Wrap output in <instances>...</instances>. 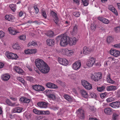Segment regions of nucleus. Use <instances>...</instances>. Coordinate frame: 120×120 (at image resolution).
<instances>
[{
	"label": "nucleus",
	"instance_id": "obj_1",
	"mask_svg": "<svg viewBox=\"0 0 120 120\" xmlns=\"http://www.w3.org/2000/svg\"><path fill=\"white\" fill-rule=\"evenodd\" d=\"M35 62L36 66L42 73L46 74L49 71V67L42 60L37 59L35 60Z\"/></svg>",
	"mask_w": 120,
	"mask_h": 120
},
{
	"label": "nucleus",
	"instance_id": "obj_2",
	"mask_svg": "<svg viewBox=\"0 0 120 120\" xmlns=\"http://www.w3.org/2000/svg\"><path fill=\"white\" fill-rule=\"evenodd\" d=\"M60 39V44L62 47H64L68 44L69 37L66 35H61L58 36L56 39Z\"/></svg>",
	"mask_w": 120,
	"mask_h": 120
},
{
	"label": "nucleus",
	"instance_id": "obj_3",
	"mask_svg": "<svg viewBox=\"0 0 120 120\" xmlns=\"http://www.w3.org/2000/svg\"><path fill=\"white\" fill-rule=\"evenodd\" d=\"M101 74L99 72L96 74H91L90 77L95 82H97L101 78Z\"/></svg>",
	"mask_w": 120,
	"mask_h": 120
},
{
	"label": "nucleus",
	"instance_id": "obj_4",
	"mask_svg": "<svg viewBox=\"0 0 120 120\" xmlns=\"http://www.w3.org/2000/svg\"><path fill=\"white\" fill-rule=\"evenodd\" d=\"M81 83L83 86L87 89L90 90L92 89V85L86 81H82Z\"/></svg>",
	"mask_w": 120,
	"mask_h": 120
},
{
	"label": "nucleus",
	"instance_id": "obj_5",
	"mask_svg": "<svg viewBox=\"0 0 120 120\" xmlns=\"http://www.w3.org/2000/svg\"><path fill=\"white\" fill-rule=\"evenodd\" d=\"M78 116L81 119H83L84 118V112L83 110L80 109H79L77 111Z\"/></svg>",
	"mask_w": 120,
	"mask_h": 120
},
{
	"label": "nucleus",
	"instance_id": "obj_6",
	"mask_svg": "<svg viewBox=\"0 0 120 120\" xmlns=\"http://www.w3.org/2000/svg\"><path fill=\"white\" fill-rule=\"evenodd\" d=\"M38 106L41 108H46L48 107V103L45 102H40L37 103Z\"/></svg>",
	"mask_w": 120,
	"mask_h": 120
},
{
	"label": "nucleus",
	"instance_id": "obj_7",
	"mask_svg": "<svg viewBox=\"0 0 120 120\" xmlns=\"http://www.w3.org/2000/svg\"><path fill=\"white\" fill-rule=\"evenodd\" d=\"M81 66V61L80 60L75 62L73 64V68L75 70H77L80 68Z\"/></svg>",
	"mask_w": 120,
	"mask_h": 120
},
{
	"label": "nucleus",
	"instance_id": "obj_8",
	"mask_svg": "<svg viewBox=\"0 0 120 120\" xmlns=\"http://www.w3.org/2000/svg\"><path fill=\"white\" fill-rule=\"evenodd\" d=\"M59 62L61 64L66 66L68 64V61L65 59L59 58L58 59Z\"/></svg>",
	"mask_w": 120,
	"mask_h": 120
},
{
	"label": "nucleus",
	"instance_id": "obj_9",
	"mask_svg": "<svg viewBox=\"0 0 120 120\" xmlns=\"http://www.w3.org/2000/svg\"><path fill=\"white\" fill-rule=\"evenodd\" d=\"M68 41V44H69L70 45L72 46L76 44L77 39L75 38L74 37L71 38H69V37Z\"/></svg>",
	"mask_w": 120,
	"mask_h": 120
},
{
	"label": "nucleus",
	"instance_id": "obj_10",
	"mask_svg": "<svg viewBox=\"0 0 120 120\" xmlns=\"http://www.w3.org/2000/svg\"><path fill=\"white\" fill-rule=\"evenodd\" d=\"M110 53L111 55L116 57L119 56L120 54L119 51L114 49H111V50Z\"/></svg>",
	"mask_w": 120,
	"mask_h": 120
},
{
	"label": "nucleus",
	"instance_id": "obj_11",
	"mask_svg": "<svg viewBox=\"0 0 120 120\" xmlns=\"http://www.w3.org/2000/svg\"><path fill=\"white\" fill-rule=\"evenodd\" d=\"M95 59L94 58H90L87 63V65L89 67H92L95 63Z\"/></svg>",
	"mask_w": 120,
	"mask_h": 120
},
{
	"label": "nucleus",
	"instance_id": "obj_12",
	"mask_svg": "<svg viewBox=\"0 0 120 120\" xmlns=\"http://www.w3.org/2000/svg\"><path fill=\"white\" fill-rule=\"evenodd\" d=\"M6 102L7 105L15 107L19 106V104L17 103V102L15 103H12L11 101L8 99L6 100Z\"/></svg>",
	"mask_w": 120,
	"mask_h": 120
},
{
	"label": "nucleus",
	"instance_id": "obj_13",
	"mask_svg": "<svg viewBox=\"0 0 120 120\" xmlns=\"http://www.w3.org/2000/svg\"><path fill=\"white\" fill-rule=\"evenodd\" d=\"M92 51V49L91 48H88L86 46H84L83 50V52L84 54L87 55L90 54Z\"/></svg>",
	"mask_w": 120,
	"mask_h": 120
},
{
	"label": "nucleus",
	"instance_id": "obj_14",
	"mask_svg": "<svg viewBox=\"0 0 120 120\" xmlns=\"http://www.w3.org/2000/svg\"><path fill=\"white\" fill-rule=\"evenodd\" d=\"M47 96L49 99V100L50 102L52 103V90H48L47 91Z\"/></svg>",
	"mask_w": 120,
	"mask_h": 120
},
{
	"label": "nucleus",
	"instance_id": "obj_15",
	"mask_svg": "<svg viewBox=\"0 0 120 120\" xmlns=\"http://www.w3.org/2000/svg\"><path fill=\"white\" fill-rule=\"evenodd\" d=\"M109 105L113 108L116 107L118 108L120 106V102L116 101L113 102L109 104Z\"/></svg>",
	"mask_w": 120,
	"mask_h": 120
},
{
	"label": "nucleus",
	"instance_id": "obj_16",
	"mask_svg": "<svg viewBox=\"0 0 120 120\" xmlns=\"http://www.w3.org/2000/svg\"><path fill=\"white\" fill-rule=\"evenodd\" d=\"M22 108L21 107H17L11 110V112L12 113H19L22 112Z\"/></svg>",
	"mask_w": 120,
	"mask_h": 120
},
{
	"label": "nucleus",
	"instance_id": "obj_17",
	"mask_svg": "<svg viewBox=\"0 0 120 120\" xmlns=\"http://www.w3.org/2000/svg\"><path fill=\"white\" fill-rule=\"evenodd\" d=\"M104 112L105 114L110 115L112 113V109L109 108H106L104 109Z\"/></svg>",
	"mask_w": 120,
	"mask_h": 120
},
{
	"label": "nucleus",
	"instance_id": "obj_18",
	"mask_svg": "<svg viewBox=\"0 0 120 120\" xmlns=\"http://www.w3.org/2000/svg\"><path fill=\"white\" fill-rule=\"evenodd\" d=\"M5 19L11 22L13 21L15 19L14 17L11 15H6L5 16Z\"/></svg>",
	"mask_w": 120,
	"mask_h": 120
},
{
	"label": "nucleus",
	"instance_id": "obj_19",
	"mask_svg": "<svg viewBox=\"0 0 120 120\" xmlns=\"http://www.w3.org/2000/svg\"><path fill=\"white\" fill-rule=\"evenodd\" d=\"M98 19L106 24H108L109 22V21L108 19L102 17H98Z\"/></svg>",
	"mask_w": 120,
	"mask_h": 120
},
{
	"label": "nucleus",
	"instance_id": "obj_20",
	"mask_svg": "<svg viewBox=\"0 0 120 120\" xmlns=\"http://www.w3.org/2000/svg\"><path fill=\"white\" fill-rule=\"evenodd\" d=\"M106 80L107 82L111 84H113L115 83V82L112 80L110 78V74L108 73L107 75Z\"/></svg>",
	"mask_w": 120,
	"mask_h": 120
},
{
	"label": "nucleus",
	"instance_id": "obj_21",
	"mask_svg": "<svg viewBox=\"0 0 120 120\" xmlns=\"http://www.w3.org/2000/svg\"><path fill=\"white\" fill-rule=\"evenodd\" d=\"M10 75L8 74H5L1 76L2 79L4 81H7L10 78Z\"/></svg>",
	"mask_w": 120,
	"mask_h": 120
},
{
	"label": "nucleus",
	"instance_id": "obj_22",
	"mask_svg": "<svg viewBox=\"0 0 120 120\" xmlns=\"http://www.w3.org/2000/svg\"><path fill=\"white\" fill-rule=\"evenodd\" d=\"M117 89V88L116 86L112 85L108 86L106 87L107 90L108 91H114Z\"/></svg>",
	"mask_w": 120,
	"mask_h": 120
},
{
	"label": "nucleus",
	"instance_id": "obj_23",
	"mask_svg": "<svg viewBox=\"0 0 120 120\" xmlns=\"http://www.w3.org/2000/svg\"><path fill=\"white\" fill-rule=\"evenodd\" d=\"M53 17L54 18V20L55 23L57 24L59 21V18L58 15L56 13L53 11Z\"/></svg>",
	"mask_w": 120,
	"mask_h": 120
},
{
	"label": "nucleus",
	"instance_id": "obj_24",
	"mask_svg": "<svg viewBox=\"0 0 120 120\" xmlns=\"http://www.w3.org/2000/svg\"><path fill=\"white\" fill-rule=\"evenodd\" d=\"M8 30L10 33L11 34L15 35L17 33H18L16 31L15 29L13 28H9Z\"/></svg>",
	"mask_w": 120,
	"mask_h": 120
},
{
	"label": "nucleus",
	"instance_id": "obj_25",
	"mask_svg": "<svg viewBox=\"0 0 120 120\" xmlns=\"http://www.w3.org/2000/svg\"><path fill=\"white\" fill-rule=\"evenodd\" d=\"M15 70L17 72L20 74L22 75L24 72L23 71L22 69L17 66L15 67Z\"/></svg>",
	"mask_w": 120,
	"mask_h": 120
},
{
	"label": "nucleus",
	"instance_id": "obj_26",
	"mask_svg": "<svg viewBox=\"0 0 120 120\" xmlns=\"http://www.w3.org/2000/svg\"><path fill=\"white\" fill-rule=\"evenodd\" d=\"M19 101L22 102L26 103H29L30 101V100L25 98H21L19 99Z\"/></svg>",
	"mask_w": 120,
	"mask_h": 120
},
{
	"label": "nucleus",
	"instance_id": "obj_27",
	"mask_svg": "<svg viewBox=\"0 0 120 120\" xmlns=\"http://www.w3.org/2000/svg\"><path fill=\"white\" fill-rule=\"evenodd\" d=\"M81 92L82 96L85 98H87L88 96V94L84 90H81Z\"/></svg>",
	"mask_w": 120,
	"mask_h": 120
},
{
	"label": "nucleus",
	"instance_id": "obj_28",
	"mask_svg": "<svg viewBox=\"0 0 120 120\" xmlns=\"http://www.w3.org/2000/svg\"><path fill=\"white\" fill-rule=\"evenodd\" d=\"M64 97L65 99L69 102H71L72 101V97L67 94H64Z\"/></svg>",
	"mask_w": 120,
	"mask_h": 120
},
{
	"label": "nucleus",
	"instance_id": "obj_29",
	"mask_svg": "<svg viewBox=\"0 0 120 120\" xmlns=\"http://www.w3.org/2000/svg\"><path fill=\"white\" fill-rule=\"evenodd\" d=\"M36 52L35 50L32 49H28L27 50H26L25 51V53L26 54H31L33 53H35Z\"/></svg>",
	"mask_w": 120,
	"mask_h": 120
},
{
	"label": "nucleus",
	"instance_id": "obj_30",
	"mask_svg": "<svg viewBox=\"0 0 120 120\" xmlns=\"http://www.w3.org/2000/svg\"><path fill=\"white\" fill-rule=\"evenodd\" d=\"M10 8L13 11H14L16 9V6L15 4H11L9 5Z\"/></svg>",
	"mask_w": 120,
	"mask_h": 120
},
{
	"label": "nucleus",
	"instance_id": "obj_31",
	"mask_svg": "<svg viewBox=\"0 0 120 120\" xmlns=\"http://www.w3.org/2000/svg\"><path fill=\"white\" fill-rule=\"evenodd\" d=\"M13 48L15 49H20V47L18 43L14 44L12 46Z\"/></svg>",
	"mask_w": 120,
	"mask_h": 120
},
{
	"label": "nucleus",
	"instance_id": "obj_32",
	"mask_svg": "<svg viewBox=\"0 0 120 120\" xmlns=\"http://www.w3.org/2000/svg\"><path fill=\"white\" fill-rule=\"evenodd\" d=\"M61 52L62 54L64 55H67L68 49H61Z\"/></svg>",
	"mask_w": 120,
	"mask_h": 120
},
{
	"label": "nucleus",
	"instance_id": "obj_33",
	"mask_svg": "<svg viewBox=\"0 0 120 120\" xmlns=\"http://www.w3.org/2000/svg\"><path fill=\"white\" fill-rule=\"evenodd\" d=\"M113 38L111 36L108 37L107 39V41L108 43H110L113 41Z\"/></svg>",
	"mask_w": 120,
	"mask_h": 120
},
{
	"label": "nucleus",
	"instance_id": "obj_34",
	"mask_svg": "<svg viewBox=\"0 0 120 120\" xmlns=\"http://www.w3.org/2000/svg\"><path fill=\"white\" fill-rule=\"evenodd\" d=\"M105 87L104 86H102L101 87H97V90L99 92L103 91L105 89Z\"/></svg>",
	"mask_w": 120,
	"mask_h": 120
},
{
	"label": "nucleus",
	"instance_id": "obj_35",
	"mask_svg": "<svg viewBox=\"0 0 120 120\" xmlns=\"http://www.w3.org/2000/svg\"><path fill=\"white\" fill-rule=\"evenodd\" d=\"M46 42L48 45L51 46L52 45V39H48L46 40Z\"/></svg>",
	"mask_w": 120,
	"mask_h": 120
},
{
	"label": "nucleus",
	"instance_id": "obj_36",
	"mask_svg": "<svg viewBox=\"0 0 120 120\" xmlns=\"http://www.w3.org/2000/svg\"><path fill=\"white\" fill-rule=\"evenodd\" d=\"M118 115L116 113L113 114L112 117V120H117L118 117Z\"/></svg>",
	"mask_w": 120,
	"mask_h": 120
},
{
	"label": "nucleus",
	"instance_id": "obj_37",
	"mask_svg": "<svg viewBox=\"0 0 120 120\" xmlns=\"http://www.w3.org/2000/svg\"><path fill=\"white\" fill-rule=\"evenodd\" d=\"M42 15L43 17L45 18H46L47 17L45 11L44 9H42L41 10Z\"/></svg>",
	"mask_w": 120,
	"mask_h": 120
},
{
	"label": "nucleus",
	"instance_id": "obj_38",
	"mask_svg": "<svg viewBox=\"0 0 120 120\" xmlns=\"http://www.w3.org/2000/svg\"><path fill=\"white\" fill-rule=\"evenodd\" d=\"M12 53L9 51L6 52L5 53V55L8 58L11 59Z\"/></svg>",
	"mask_w": 120,
	"mask_h": 120
},
{
	"label": "nucleus",
	"instance_id": "obj_39",
	"mask_svg": "<svg viewBox=\"0 0 120 120\" xmlns=\"http://www.w3.org/2000/svg\"><path fill=\"white\" fill-rule=\"evenodd\" d=\"M24 116L27 119H29L30 118L31 116V115L30 113H28L27 112H25L24 114Z\"/></svg>",
	"mask_w": 120,
	"mask_h": 120
},
{
	"label": "nucleus",
	"instance_id": "obj_40",
	"mask_svg": "<svg viewBox=\"0 0 120 120\" xmlns=\"http://www.w3.org/2000/svg\"><path fill=\"white\" fill-rule=\"evenodd\" d=\"M46 35L49 37H52V31L50 30H49L46 33Z\"/></svg>",
	"mask_w": 120,
	"mask_h": 120
},
{
	"label": "nucleus",
	"instance_id": "obj_41",
	"mask_svg": "<svg viewBox=\"0 0 120 120\" xmlns=\"http://www.w3.org/2000/svg\"><path fill=\"white\" fill-rule=\"evenodd\" d=\"M96 25L94 23L92 24L90 27V29L93 31H94L96 29Z\"/></svg>",
	"mask_w": 120,
	"mask_h": 120
},
{
	"label": "nucleus",
	"instance_id": "obj_42",
	"mask_svg": "<svg viewBox=\"0 0 120 120\" xmlns=\"http://www.w3.org/2000/svg\"><path fill=\"white\" fill-rule=\"evenodd\" d=\"M12 55L11 57V59H16L18 58V56L17 55L15 54H14L13 53H12Z\"/></svg>",
	"mask_w": 120,
	"mask_h": 120
},
{
	"label": "nucleus",
	"instance_id": "obj_43",
	"mask_svg": "<svg viewBox=\"0 0 120 120\" xmlns=\"http://www.w3.org/2000/svg\"><path fill=\"white\" fill-rule=\"evenodd\" d=\"M68 52L67 56H69L72 55L74 53V52L73 50H69L68 49Z\"/></svg>",
	"mask_w": 120,
	"mask_h": 120
},
{
	"label": "nucleus",
	"instance_id": "obj_44",
	"mask_svg": "<svg viewBox=\"0 0 120 120\" xmlns=\"http://www.w3.org/2000/svg\"><path fill=\"white\" fill-rule=\"evenodd\" d=\"M77 26L76 25L74 26L72 31L73 33L75 34L76 33L77 31Z\"/></svg>",
	"mask_w": 120,
	"mask_h": 120
},
{
	"label": "nucleus",
	"instance_id": "obj_45",
	"mask_svg": "<svg viewBox=\"0 0 120 120\" xmlns=\"http://www.w3.org/2000/svg\"><path fill=\"white\" fill-rule=\"evenodd\" d=\"M82 1L84 6H87L89 4L88 0H82Z\"/></svg>",
	"mask_w": 120,
	"mask_h": 120
},
{
	"label": "nucleus",
	"instance_id": "obj_46",
	"mask_svg": "<svg viewBox=\"0 0 120 120\" xmlns=\"http://www.w3.org/2000/svg\"><path fill=\"white\" fill-rule=\"evenodd\" d=\"M115 100V99L112 97L106 99V101L107 102H110L112 101Z\"/></svg>",
	"mask_w": 120,
	"mask_h": 120
},
{
	"label": "nucleus",
	"instance_id": "obj_47",
	"mask_svg": "<svg viewBox=\"0 0 120 120\" xmlns=\"http://www.w3.org/2000/svg\"><path fill=\"white\" fill-rule=\"evenodd\" d=\"M44 89H45L43 86L38 85V91H43Z\"/></svg>",
	"mask_w": 120,
	"mask_h": 120
},
{
	"label": "nucleus",
	"instance_id": "obj_48",
	"mask_svg": "<svg viewBox=\"0 0 120 120\" xmlns=\"http://www.w3.org/2000/svg\"><path fill=\"white\" fill-rule=\"evenodd\" d=\"M114 30L116 32H118L120 31V27L118 26L114 28Z\"/></svg>",
	"mask_w": 120,
	"mask_h": 120
},
{
	"label": "nucleus",
	"instance_id": "obj_49",
	"mask_svg": "<svg viewBox=\"0 0 120 120\" xmlns=\"http://www.w3.org/2000/svg\"><path fill=\"white\" fill-rule=\"evenodd\" d=\"M46 86L48 88H52V84L51 83L49 82L46 84Z\"/></svg>",
	"mask_w": 120,
	"mask_h": 120
},
{
	"label": "nucleus",
	"instance_id": "obj_50",
	"mask_svg": "<svg viewBox=\"0 0 120 120\" xmlns=\"http://www.w3.org/2000/svg\"><path fill=\"white\" fill-rule=\"evenodd\" d=\"M73 14L75 16L77 17H79L80 15V13L78 12H74Z\"/></svg>",
	"mask_w": 120,
	"mask_h": 120
},
{
	"label": "nucleus",
	"instance_id": "obj_51",
	"mask_svg": "<svg viewBox=\"0 0 120 120\" xmlns=\"http://www.w3.org/2000/svg\"><path fill=\"white\" fill-rule=\"evenodd\" d=\"M4 33L1 30H0V38H1L4 37Z\"/></svg>",
	"mask_w": 120,
	"mask_h": 120
},
{
	"label": "nucleus",
	"instance_id": "obj_52",
	"mask_svg": "<svg viewBox=\"0 0 120 120\" xmlns=\"http://www.w3.org/2000/svg\"><path fill=\"white\" fill-rule=\"evenodd\" d=\"M113 12L116 15H117L118 13L116 10L113 7V8H112L111 10H110Z\"/></svg>",
	"mask_w": 120,
	"mask_h": 120
},
{
	"label": "nucleus",
	"instance_id": "obj_53",
	"mask_svg": "<svg viewBox=\"0 0 120 120\" xmlns=\"http://www.w3.org/2000/svg\"><path fill=\"white\" fill-rule=\"evenodd\" d=\"M18 80L20 82L22 83L24 82V80L23 79L19 77H17V78Z\"/></svg>",
	"mask_w": 120,
	"mask_h": 120
},
{
	"label": "nucleus",
	"instance_id": "obj_54",
	"mask_svg": "<svg viewBox=\"0 0 120 120\" xmlns=\"http://www.w3.org/2000/svg\"><path fill=\"white\" fill-rule=\"evenodd\" d=\"M9 98L10 99L13 101H17V98H16L14 97L11 96H10Z\"/></svg>",
	"mask_w": 120,
	"mask_h": 120
},
{
	"label": "nucleus",
	"instance_id": "obj_55",
	"mask_svg": "<svg viewBox=\"0 0 120 120\" xmlns=\"http://www.w3.org/2000/svg\"><path fill=\"white\" fill-rule=\"evenodd\" d=\"M106 92L101 94H100V96L102 98H103L106 96Z\"/></svg>",
	"mask_w": 120,
	"mask_h": 120
},
{
	"label": "nucleus",
	"instance_id": "obj_56",
	"mask_svg": "<svg viewBox=\"0 0 120 120\" xmlns=\"http://www.w3.org/2000/svg\"><path fill=\"white\" fill-rule=\"evenodd\" d=\"M34 8L35 10V13L36 14L38 13L39 11V10L37 8V6L36 5H35L34 6Z\"/></svg>",
	"mask_w": 120,
	"mask_h": 120
},
{
	"label": "nucleus",
	"instance_id": "obj_57",
	"mask_svg": "<svg viewBox=\"0 0 120 120\" xmlns=\"http://www.w3.org/2000/svg\"><path fill=\"white\" fill-rule=\"evenodd\" d=\"M33 112L36 114L39 115V113H40V110H39L36 109H33Z\"/></svg>",
	"mask_w": 120,
	"mask_h": 120
},
{
	"label": "nucleus",
	"instance_id": "obj_58",
	"mask_svg": "<svg viewBox=\"0 0 120 120\" xmlns=\"http://www.w3.org/2000/svg\"><path fill=\"white\" fill-rule=\"evenodd\" d=\"M90 109L93 112H94L96 111V109L94 106L90 107Z\"/></svg>",
	"mask_w": 120,
	"mask_h": 120
},
{
	"label": "nucleus",
	"instance_id": "obj_59",
	"mask_svg": "<svg viewBox=\"0 0 120 120\" xmlns=\"http://www.w3.org/2000/svg\"><path fill=\"white\" fill-rule=\"evenodd\" d=\"M19 38L20 40H24L26 39V36L25 35H22Z\"/></svg>",
	"mask_w": 120,
	"mask_h": 120
},
{
	"label": "nucleus",
	"instance_id": "obj_60",
	"mask_svg": "<svg viewBox=\"0 0 120 120\" xmlns=\"http://www.w3.org/2000/svg\"><path fill=\"white\" fill-rule=\"evenodd\" d=\"M38 85H35L33 86L32 87L36 91H38Z\"/></svg>",
	"mask_w": 120,
	"mask_h": 120
},
{
	"label": "nucleus",
	"instance_id": "obj_61",
	"mask_svg": "<svg viewBox=\"0 0 120 120\" xmlns=\"http://www.w3.org/2000/svg\"><path fill=\"white\" fill-rule=\"evenodd\" d=\"M56 82L59 84L61 86H63L64 84V82H62L59 80H57L56 81Z\"/></svg>",
	"mask_w": 120,
	"mask_h": 120
},
{
	"label": "nucleus",
	"instance_id": "obj_62",
	"mask_svg": "<svg viewBox=\"0 0 120 120\" xmlns=\"http://www.w3.org/2000/svg\"><path fill=\"white\" fill-rule=\"evenodd\" d=\"M26 79L30 81H31L33 80V78L31 76H28L26 77Z\"/></svg>",
	"mask_w": 120,
	"mask_h": 120
},
{
	"label": "nucleus",
	"instance_id": "obj_63",
	"mask_svg": "<svg viewBox=\"0 0 120 120\" xmlns=\"http://www.w3.org/2000/svg\"><path fill=\"white\" fill-rule=\"evenodd\" d=\"M90 97L92 98L94 97L96 95L95 94H94L93 93L90 92Z\"/></svg>",
	"mask_w": 120,
	"mask_h": 120
},
{
	"label": "nucleus",
	"instance_id": "obj_64",
	"mask_svg": "<svg viewBox=\"0 0 120 120\" xmlns=\"http://www.w3.org/2000/svg\"><path fill=\"white\" fill-rule=\"evenodd\" d=\"M114 46L115 48H120V43L116 44L114 45Z\"/></svg>",
	"mask_w": 120,
	"mask_h": 120
}]
</instances>
